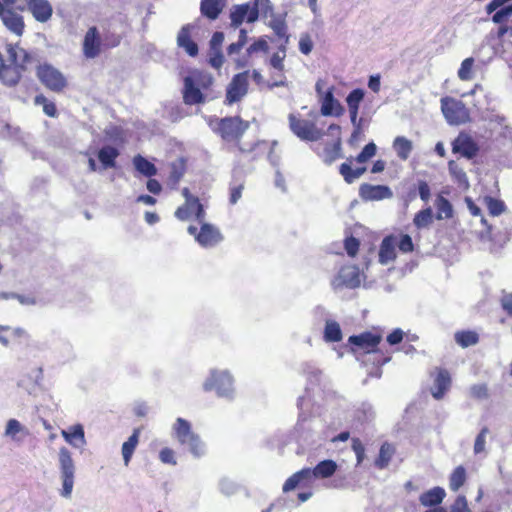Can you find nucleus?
Instances as JSON below:
<instances>
[{"label":"nucleus","instance_id":"obj_1","mask_svg":"<svg viewBox=\"0 0 512 512\" xmlns=\"http://www.w3.org/2000/svg\"><path fill=\"white\" fill-rule=\"evenodd\" d=\"M21 57L18 60V51L12 45H8V62L0 52V81L8 86H16L28 71L27 65L32 61V55L24 49H20Z\"/></svg>","mask_w":512,"mask_h":512},{"label":"nucleus","instance_id":"obj_2","mask_svg":"<svg viewBox=\"0 0 512 512\" xmlns=\"http://www.w3.org/2000/svg\"><path fill=\"white\" fill-rule=\"evenodd\" d=\"M182 90L183 102L192 106L206 101L205 93L213 85V77L204 71L195 70L184 78Z\"/></svg>","mask_w":512,"mask_h":512},{"label":"nucleus","instance_id":"obj_3","mask_svg":"<svg viewBox=\"0 0 512 512\" xmlns=\"http://www.w3.org/2000/svg\"><path fill=\"white\" fill-rule=\"evenodd\" d=\"M338 465L334 460L325 459L320 461L314 468H303L291 475L283 485V491L289 492L298 486H305L308 482L315 479H326L331 477L337 471Z\"/></svg>","mask_w":512,"mask_h":512},{"label":"nucleus","instance_id":"obj_4","mask_svg":"<svg viewBox=\"0 0 512 512\" xmlns=\"http://www.w3.org/2000/svg\"><path fill=\"white\" fill-rule=\"evenodd\" d=\"M35 74L39 82L54 93H62L69 86L67 77L48 62L39 63L35 68Z\"/></svg>","mask_w":512,"mask_h":512},{"label":"nucleus","instance_id":"obj_5","mask_svg":"<svg viewBox=\"0 0 512 512\" xmlns=\"http://www.w3.org/2000/svg\"><path fill=\"white\" fill-rule=\"evenodd\" d=\"M376 152V144L374 142H370L366 144L362 151L356 156L355 161L360 164L366 163L376 155ZM353 161L354 158L349 157L344 163H342L339 166V173L347 184L353 183L356 179L360 178L366 172L365 166H359L353 169Z\"/></svg>","mask_w":512,"mask_h":512},{"label":"nucleus","instance_id":"obj_6","mask_svg":"<svg viewBox=\"0 0 512 512\" xmlns=\"http://www.w3.org/2000/svg\"><path fill=\"white\" fill-rule=\"evenodd\" d=\"M249 123L239 116L224 117L216 120L214 131L226 142L239 145Z\"/></svg>","mask_w":512,"mask_h":512},{"label":"nucleus","instance_id":"obj_7","mask_svg":"<svg viewBox=\"0 0 512 512\" xmlns=\"http://www.w3.org/2000/svg\"><path fill=\"white\" fill-rule=\"evenodd\" d=\"M382 340V333L377 329H373L350 336L348 338V344L351 347V352L357 355V359H359V356L368 355L379 348Z\"/></svg>","mask_w":512,"mask_h":512},{"label":"nucleus","instance_id":"obj_8","mask_svg":"<svg viewBox=\"0 0 512 512\" xmlns=\"http://www.w3.org/2000/svg\"><path fill=\"white\" fill-rule=\"evenodd\" d=\"M260 6L269 7V0H253L251 2L234 5L230 12L231 26L239 27L244 21L255 22L260 13Z\"/></svg>","mask_w":512,"mask_h":512},{"label":"nucleus","instance_id":"obj_9","mask_svg":"<svg viewBox=\"0 0 512 512\" xmlns=\"http://www.w3.org/2000/svg\"><path fill=\"white\" fill-rule=\"evenodd\" d=\"M441 111L450 125H461L470 121V112L461 101L449 96L441 98Z\"/></svg>","mask_w":512,"mask_h":512},{"label":"nucleus","instance_id":"obj_10","mask_svg":"<svg viewBox=\"0 0 512 512\" xmlns=\"http://www.w3.org/2000/svg\"><path fill=\"white\" fill-rule=\"evenodd\" d=\"M59 467L62 478L61 495L70 498L74 486L75 465L71 453L66 447L59 449Z\"/></svg>","mask_w":512,"mask_h":512},{"label":"nucleus","instance_id":"obj_11","mask_svg":"<svg viewBox=\"0 0 512 512\" xmlns=\"http://www.w3.org/2000/svg\"><path fill=\"white\" fill-rule=\"evenodd\" d=\"M207 392L215 391L219 397H230L233 393V378L228 371L213 370L203 384Z\"/></svg>","mask_w":512,"mask_h":512},{"label":"nucleus","instance_id":"obj_12","mask_svg":"<svg viewBox=\"0 0 512 512\" xmlns=\"http://www.w3.org/2000/svg\"><path fill=\"white\" fill-rule=\"evenodd\" d=\"M288 120L291 131L301 140L318 141L324 135V132L318 129L312 121L302 119L292 113L289 114Z\"/></svg>","mask_w":512,"mask_h":512},{"label":"nucleus","instance_id":"obj_13","mask_svg":"<svg viewBox=\"0 0 512 512\" xmlns=\"http://www.w3.org/2000/svg\"><path fill=\"white\" fill-rule=\"evenodd\" d=\"M187 231L202 247H213L223 240L219 229L209 223H202L199 231L196 226L190 225Z\"/></svg>","mask_w":512,"mask_h":512},{"label":"nucleus","instance_id":"obj_14","mask_svg":"<svg viewBox=\"0 0 512 512\" xmlns=\"http://www.w3.org/2000/svg\"><path fill=\"white\" fill-rule=\"evenodd\" d=\"M429 377L433 381V384L430 388L431 395L436 400L443 399L452 385V377L450 372L446 368L435 367L429 372Z\"/></svg>","mask_w":512,"mask_h":512},{"label":"nucleus","instance_id":"obj_15","mask_svg":"<svg viewBox=\"0 0 512 512\" xmlns=\"http://www.w3.org/2000/svg\"><path fill=\"white\" fill-rule=\"evenodd\" d=\"M249 71L237 73L233 76L226 91V102L233 104L240 101L248 92Z\"/></svg>","mask_w":512,"mask_h":512},{"label":"nucleus","instance_id":"obj_16","mask_svg":"<svg viewBox=\"0 0 512 512\" xmlns=\"http://www.w3.org/2000/svg\"><path fill=\"white\" fill-rule=\"evenodd\" d=\"M104 48L100 32L96 26H91L86 31L82 42V53L87 59L97 58Z\"/></svg>","mask_w":512,"mask_h":512},{"label":"nucleus","instance_id":"obj_17","mask_svg":"<svg viewBox=\"0 0 512 512\" xmlns=\"http://www.w3.org/2000/svg\"><path fill=\"white\" fill-rule=\"evenodd\" d=\"M451 145L454 154H459L466 159H473L479 152L477 143L465 132H460Z\"/></svg>","mask_w":512,"mask_h":512},{"label":"nucleus","instance_id":"obj_18","mask_svg":"<svg viewBox=\"0 0 512 512\" xmlns=\"http://www.w3.org/2000/svg\"><path fill=\"white\" fill-rule=\"evenodd\" d=\"M360 272L356 265H344L338 271L332 285L335 288H356L360 286Z\"/></svg>","mask_w":512,"mask_h":512},{"label":"nucleus","instance_id":"obj_19","mask_svg":"<svg viewBox=\"0 0 512 512\" xmlns=\"http://www.w3.org/2000/svg\"><path fill=\"white\" fill-rule=\"evenodd\" d=\"M286 58V48L284 45L279 47V51L274 53L270 60L269 65L276 71L272 75V87H280L286 84L284 60Z\"/></svg>","mask_w":512,"mask_h":512},{"label":"nucleus","instance_id":"obj_20","mask_svg":"<svg viewBox=\"0 0 512 512\" xmlns=\"http://www.w3.org/2000/svg\"><path fill=\"white\" fill-rule=\"evenodd\" d=\"M359 196L364 201H379L391 198L393 193L386 185L363 183L359 187Z\"/></svg>","mask_w":512,"mask_h":512},{"label":"nucleus","instance_id":"obj_21","mask_svg":"<svg viewBox=\"0 0 512 512\" xmlns=\"http://www.w3.org/2000/svg\"><path fill=\"white\" fill-rule=\"evenodd\" d=\"M195 29L193 24H186L181 27L180 31L177 35V45L178 47L185 50V52L191 56L195 57L198 55L199 48L195 41L192 39V31Z\"/></svg>","mask_w":512,"mask_h":512},{"label":"nucleus","instance_id":"obj_22","mask_svg":"<svg viewBox=\"0 0 512 512\" xmlns=\"http://www.w3.org/2000/svg\"><path fill=\"white\" fill-rule=\"evenodd\" d=\"M328 131L331 134H336V140L331 145H327L323 150V160L326 164H331L337 159H339L341 155V138L340 131L341 128L338 124H331L328 127Z\"/></svg>","mask_w":512,"mask_h":512},{"label":"nucleus","instance_id":"obj_23","mask_svg":"<svg viewBox=\"0 0 512 512\" xmlns=\"http://www.w3.org/2000/svg\"><path fill=\"white\" fill-rule=\"evenodd\" d=\"M27 8L41 23L50 20L53 14V7L48 0H27Z\"/></svg>","mask_w":512,"mask_h":512},{"label":"nucleus","instance_id":"obj_24","mask_svg":"<svg viewBox=\"0 0 512 512\" xmlns=\"http://www.w3.org/2000/svg\"><path fill=\"white\" fill-rule=\"evenodd\" d=\"M365 92L361 88L353 89L346 97L350 120L353 125L359 128L360 120H358L360 104L363 101Z\"/></svg>","mask_w":512,"mask_h":512},{"label":"nucleus","instance_id":"obj_25","mask_svg":"<svg viewBox=\"0 0 512 512\" xmlns=\"http://www.w3.org/2000/svg\"><path fill=\"white\" fill-rule=\"evenodd\" d=\"M446 497V491L443 487L435 486L420 494L419 502L424 507H439Z\"/></svg>","mask_w":512,"mask_h":512},{"label":"nucleus","instance_id":"obj_26","mask_svg":"<svg viewBox=\"0 0 512 512\" xmlns=\"http://www.w3.org/2000/svg\"><path fill=\"white\" fill-rule=\"evenodd\" d=\"M379 262L383 265L388 264L396 259V236L388 235L384 237L379 248Z\"/></svg>","mask_w":512,"mask_h":512},{"label":"nucleus","instance_id":"obj_27","mask_svg":"<svg viewBox=\"0 0 512 512\" xmlns=\"http://www.w3.org/2000/svg\"><path fill=\"white\" fill-rule=\"evenodd\" d=\"M448 172L456 186L466 191L470 188L468 176L463 167L455 160L448 161Z\"/></svg>","mask_w":512,"mask_h":512},{"label":"nucleus","instance_id":"obj_28","mask_svg":"<svg viewBox=\"0 0 512 512\" xmlns=\"http://www.w3.org/2000/svg\"><path fill=\"white\" fill-rule=\"evenodd\" d=\"M4 25L13 33L21 36L24 32L25 24L23 17L12 9H8L4 15L1 16Z\"/></svg>","mask_w":512,"mask_h":512},{"label":"nucleus","instance_id":"obj_29","mask_svg":"<svg viewBox=\"0 0 512 512\" xmlns=\"http://www.w3.org/2000/svg\"><path fill=\"white\" fill-rule=\"evenodd\" d=\"M269 49L268 43L264 38H259L254 41L246 50V56L243 58L235 59V68L241 69L248 65L249 58L253 53L264 52L266 53Z\"/></svg>","mask_w":512,"mask_h":512},{"label":"nucleus","instance_id":"obj_30","mask_svg":"<svg viewBox=\"0 0 512 512\" xmlns=\"http://www.w3.org/2000/svg\"><path fill=\"white\" fill-rule=\"evenodd\" d=\"M395 453V446L392 443L384 442L380 446L378 456L374 460V466L379 470L387 468Z\"/></svg>","mask_w":512,"mask_h":512},{"label":"nucleus","instance_id":"obj_31","mask_svg":"<svg viewBox=\"0 0 512 512\" xmlns=\"http://www.w3.org/2000/svg\"><path fill=\"white\" fill-rule=\"evenodd\" d=\"M61 435L66 442L74 447H81L86 443L84 429L81 424L73 425L69 430H62Z\"/></svg>","mask_w":512,"mask_h":512},{"label":"nucleus","instance_id":"obj_32","mask_svg":"<svg viewBox=\"0 0 512 512\" xmlns=\"http://www.w3.org/2000/svg\"><path fill=\"white\" fill-rule=\"evenodd\" d=\"M343 112V107L341 104L334 98L332 89H329L322 100L321 105V114L323 116H329L335 114L337 116L341 115Z\"/></svg>","mask_w":512,"mask_h":512},{"label":"nucleus","instance_id":"obj_33","mask_svg":"<svg viewBox=\"0 0 512 512\" xmlns=\"http://www.w3.org/2000/svg\"><path fill=\"white\" fill-rule=\"evenodd\" d=\"M119 150L113 146H103L97 154L98 160L100 161L104 169L115 168L116 159L119 156Z\"/></svg>","mask_w":512,"mask_h":512},{"label":"nucleus","instance_id":"obj_34","mask_svg":"<svg viewBox=\"0 0 512 512\" xmlns=\"http://www.w3.org/2000/svg\"><path fill=\"white\" fill-rule=\"evenodd\" d=\"M224 7V0H202L200 11L203 16L210 20L218 18Z\"/></svg>","mask_w":512,"mask_h":512},{"label":"nucleus","instance_id":"obj_35","mask_svg":"<svg viewBox=\"0 0 512 512\" xmlns=\"http://www.w3.org/2000/svg\"><path fill=\"white\" fill-rule=\"evenodd\" d=\"M392 356L390 352L383 351L379 348H377L375 351L369 353L368 355L362 356V363L364 365H368L371 363L373 366H375L377 369H380L383 365L388 363L391 360Z\"/></svg>","mask_w":512,"mask_h":512},{"label":"nucleus","instance_id":"obj_36","mask_svg":"<svg viewBox=\"0 0 512 512\" xmlns=\"http://www.w3.org/2000/svg\"><path fill=\"white\" fill-rule=\"evenodd\" d=\"M140 433H141V429L135 428L133 430V433L131 434V436L128 438V440L125 441L122 445L121 451H122V456H123L125 466H128L131 461L134 451L139 443Z\"/></svg>","mask_w":512,"mask_h":512},{"label":"nucleus","instance_id":"obj_37","mask_svg":"<svg viewBox=\"0 0 512 512\" xmlns=\"http://www.w3.org/2000/svg\"><path fill=\"white\" fill-rule=\"evenodd\" d=\"M186 173V161L184 158H178L176 161L170 164V172L168 176L169 184L176 188L180 180Z\"/></svg>","mask_w":512,"mask_h":512},{"label":"nucleus","instance_id":"obj_38","mask_svg":"<svg viewBox=\"0 0 512 512\" xmlns=\"http://www.w3.org/2000/svg\"><path fill=\"white\" fill-rule=\"evenodd\" d=\"M174 430H175V437L182 445L186 444L191 438L194 437V435H196L191 430L190 423L183 418H178L176 420Z\"/></svg>","mask_w":512,"mask_h":512},{"label":"nucleus","instance_id":"obj_39","mask_svg":"<svg viewBox=\"0 0 512 512\" xmlns=\"http://www.w3.org/2000/svg\"><path fill=\"white\" fill-rule=\"evenodd\" d=\"M455 342L462 348L476 345L479 340V334L474 330H459L454 333Z\"/></svg>","mask_w":512,"mask_h":512},{"label":"nucleus","instance_id":"obj_40","mask_svg":"<svg viewBox=\"0 0 512 512\" xmlns=\"http://www.w3.org/2000/svg\"><path fill=\"white\" fill-rule=\"evenodd\" d=\"M25 335V330L21 328H12L10 326L0 325V343L3 346H8Z\"/></svg>","mask_w":512,"mask_h":512},{"label":"nucleus","instance_id":"obj_41","mask_svg":"<svg viewBox=\"0 0 512 512\" xmlns=\"http://www.w3.org/2000/svg\"><path fill=\"white\" fill-rule=\"evenodd\" d=\"M133 165L145 177H153L157 174L156 166L140 154L133 157Z\"/></svg>","mask_w":512,"mask_h":512},{"label":"nucleus","instance_id":"obj_42","mask_svg":"<svg viewBox=\"0 0 512 512\" xmlns=\"http://www.w3.org/2000/svg\"><path fill=\"white\" fill-rule=\"evenodd\" d=\"M467 473L464 466L459 465L451 472L449 476V488L453 492H457L466 482Z\"/></svg>","mask_w":512,"mask_h":512},{"label":"nucleus","instance_id":"obj_43","mask_svg":"<svg viewBox=\"0 0 512 512\" xmlns=\"http://www.w3.org/2000/svg\"><path fill=\"white\" fill-rule=\"evenodd\" d=\"M393 148L396 151L397 156L401 160L405 161L409 158L413 145L409 139L404 136H398L393 141Z\"/></svg>","mask_w":512,"mask_h":512},{"label":"nucleus","instance_id":"obj_44","mask_svg":"<svg viewBox=\"0 0 512 512\" xmlns=\"http://www.w3.org/2000/svg\"><path fill=\"white\" fill-rule=\"evenodd\" d=\"M323 337L326 342L341 341L343 335L339 323L334 320L326 321Z\"/></svg>","mask_w":512,"mask_h":512},{"label":"nucleus","instance_id":"obj_45","mask_svg":"<svg viewBox=\"0 0 512 512\" xmlns=\"http://www.w3.org/2000/svg\"><path fill=\"white\" fill-rule=\"evenodd\" d=\"M416 187H417V191L416 190L409 191V193L407 195L408 200H410V201L414 200L418 195L422 201L427 203L431 197V189H430L428 182H426L425 180H419L417 182Z\"/></svg>","mask_w":512,"mask_h":512},{"label":"nucleus","instance_id":"obj_46","mask_svg":"<svg viewBox=\"0 0 512 512\" xmlns=\"http://www.w3.org/2000/svg\"><path fill=\"white\" fill-rule=\"evenodd\" d=\"M437 219H449L453 216V207L450 201L442 195L436 199Z\"/></svg>","mask_w":512,"mask_h":512},{"label":"nucleus","instance_id":"obj_47","mask_svg":"<svg viewBox=\"0 0 512 512\" xmlns=\"http://www.w3.org/2000/svg\"><path fill=\"white\" fill-rule=\"evenodd\" d=\"M433 222V211L430 207L420 210L413 218V223L418 229L427 228Z\"/></svg>","mask_w":512,"mask_h":512},{"label":"nucleus","instance_id":"obj_48","mask_svg":"<svg viewBox=\"0 0 512 512\" xmlns=\"http://www.w3.org/2000/svg\"><path fill=\"white\" fill-rule=\"evenodd\" d=\"M34 104L40 105L43 108V112L51 117L55 118L58 115L56 105L53 101H50L45 95L38 94L34 98Z\"/></svg>","mask_w":512,"mask_h":512},{"label":"nucleus","instance_id":"obj_49","mask_svg":"<svg viewBox=\"0 0 512 512\" xmlns=\"http://www.w3.org/2000/svg\"><path fill=\"white\" fill-rule=\"evenodd\" d=\"M474 58L468 57L464 59L460 65L458 70V77L462 81H469L473 78V66H474Z\"/></svg>","mask_w":512,"mask_h":512},{"label":"nucleus","instance_id":"obj_50","mask_svg":"<svg viewBox=\"0 0 512 512\" xmlns=\"http://www.w3.org/2000/svg\"><path fill=\"white\" fill-rule=\"evenodd\" d=\"M485 203L491 216L501 215L506 208L502 200L490 196L485 197Z\"/></svg>","mask_w":512,"mask_h":512},{"label":"nucleus","instance_id":"obj_51","mask_svg":"<svg viewBox=\"0 0 512 512\" xmlns=\"http://www.w3.org/2000/svg\"><path fill=\"white\" fill-rule=\"evenodd\" d=\"M23 432L25 435H28L29 432L21 425V423L16 419H10L7 422L6 429H5V435L11 437L12 439L16 440V435L18 433Z\"/></svg>","mask_w":512,"mask_h":512},{"label":"nucleus","instance_id":"obj_52","mask_svg":"<svg viewBox=\"0 0 512 512\" xmlns=\"http://www.w3.org/2000/svg\"><path fill=\"white\" fill-rule=\"evenodd\" d=\"M351 448H352L353 452L355 453L357 465H360L366 458L364 444L362 443V441L359 438L354 437V438H352V441H351Z\"/></svg>","mask_w":512,"mask_h":512},{"label":"nucleus","instance_id":"obj_53","mask_svg":"<svg viewBox=\"0 0 512 512\" xmlns=\"http://www.w3.org/2000/svg\"><path fill=\"white\" fill-rule=\"evenodd\" d=\"M449 512H470L466 496L459 494L450 505Z\"/></svg>","mask_w":512,"mask_h":512},{"label":"nucleus","instance_id":"obj_54","mask_svg":"<svg viewBox=\"0 0 512 512\" xmlns=\"http://www.w3.org/2000/svg\"><path fill=\"white\" fill-rule=\"evenodd\" d=\"M396 246L402 253H411L414 251V243L408 234H401L399 240H396Z\"/></svg>","mask_w":512,"mask_h":512},{"label":"nucleus","instance_id":"obj_55","mask_svg":"<svg viewBox=\"0 0 512 512\" xmlns=\"http://www.w3.org/2000/svg\"><path fill=\"white\" fill-rule=\"evenodd\" d=\"M208 63L215 69H220L224 63L222 50L209 49Z\"/></svg>","mask_w":512,"mask_h":512},{"label":"nucleus","instance_id":"obj_56","mask_svg":"<svg viewBox=\"0 0 512 512\" xmlns=\"http://www.w3.org/2000/svg\"><path fill=\"white\" fill-rule=\"evenodd\" d=\"M344 248L350 257H355L360 248V241L354 236H349L344 240Z\"/></svg>","mask_w":512,"mask_h":512},{"label":"nucleus","instance_id":"obj_57","mask_svg":"<svg viewBox=\"0 0 512 512\" xmlns=\"http://www.w3.org/2000/svg\"><path fill=\"white\" fill-rule=\"evenodd\" d=\"M489 433L488 427H483L479 434L476 436L474 442V453L479 454L484 452L486 444V436Z\"/></svg>","mask_w":512,"mask_h":512},{"label":"nucleus","instance_id":"obj_58","mask_svg":"<svg viewBox=\"0 0 512 512\" xmlns=\"http://www.w3.org/2000/svg\"><path fill=\"white\" fill-rule=\"evenodd\" d=\"M470 394L473 398L482 400L489 396V390L486 384H475L470 388Z\"/></svg>","mask_w":512,"mask_h":512},{"label":"nucleus","instance_id":"obj_59","mask_svg":"<svg viewBox=\"0 0 512 512\" xmlns=\"http://www.w3.org/2000/svg\"><path fill=\"white\" fill-rule=\"evenodd\" d=\"M185 445H187L195 456H201L204 453V445L196 434L193 438H191Z\"/></svg>","mask_w":512,"mask_h":512},{"label":"nucleus","instance_id":"obj_60","mask_svg":"<svg viewBox=\"0 0 512 512\" xmlns=\"http://www.w3.org/2000/svg\"><path fill=\"white\" fill-rule=\"evenodd\" d=\"M192 214L193 206L192 204L188 203H184L183 205L179 206L174 213L175 217L180 221L188 220Z\"/></svg>","mask_w":512,"mask_h":512},{"label":"nucleus","instance_id":"obj_61","mask_svg":"<svg viewBox=\"0 0 512 512\" xmlns=\"http://www.w3.org/2000/svg\"><path fill=\"white\" fill-rule=\"evenodd\" d=\"M159 459L164 464L176 465L175 452L168 447L163 448L159 453Z\"/></svg>","mask_w":512,"mask_h":512},{"label":"nucleus","instance_id":"obj_62","mask_svg":"<svg viewBox=\"0 0 512 512\" xmlns=\"http://www.w3.org/2000/svg\"><path fill=\"white\" fill-rule=\"evenodd\" d=\"M224 42V33L223 32H215L209 42V49L222 50V45Z\"/></svg>","mask_w":512,"mask_h":512},{"label":"nucleus","instance_id":"obj_63","mask_svg":"<svg viewBox=\"0 0 512 512\" xmlns=\"http://www.w3.org/2000/svg\"><path fill=\"white\" fill-rule=\"evenodd\" d=\"M192 206L195 219L202 225V223H205L204 220L206 217V212L203 204L200 202V200H198V202L193 203Z\"/></svg>","mask_w":512,"mask_h":512},{"label":"nucleus","instance_id":"obj_64","mask_svg":"<svg viewBox=\"0 0 512 512\" xmlns=\"http://www.w3.org/2000/svg\"><path fill=\"white\" fill-rule=\"evenodd\" d=\"M502 309L512 317V293L505 294L500 300Z\"/></svg>","mask_w":512,"mask_h":512}]
</instances>
